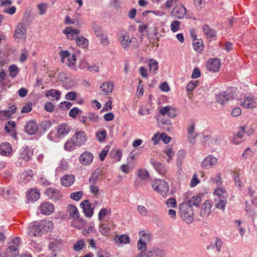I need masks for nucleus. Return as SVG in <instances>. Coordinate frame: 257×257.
<instances>
[{"label":"nucleus","instance_id":"obj_49","mask_svg":"<svg viewBox=\"0 0 257 257\" xmlns=\"http://www.w3.org/2000/svg\"><path fill=\"white\" fill-rule=\"evenodd\" d=\"M149 70L153 72L154 73H156V71L158 69L159 66L158 62L152 59L149 61Z\"/></svg>","mask_w":257,"mask_h":257},{"label":"nucleus","instance_id":"obj_3","mask_svg":"<svg viewBox=\"0 0 257 257\" xmlns=\"http://www.w3.org/2000/svg\"><path fill=\"white\" fill-rule=\"evenodd\" d=\"M152 187L155 191L160 193L164 197H166L169 190L168 184L160 179L155 180L152 183Z\"/></svg>","mask_w":257,"mask_h":257},{"label":"nucleus","instance_id":"obj_16","mask_svg":"<svg viewBox=\"0 0 257 257\" xmlns=\"http://www.w3.org/2000/svg\"><path fill=\"white\" fill-rule=\"evenodd\" d=\"M113 88V83L111 81L103 83L100 86V94L101 95H109Z\"/></svg>","mask_w":257,"mask_h":257},{"label":"nucleus","instance_id":"obj_1","mask_svg":"<svg viewBox=\"0 0 257 257\" xmlns=\"http://www.w3.org/2000/svg\"><path fill=\"white\" fill-rule=\"evenodd\" d=\"M180 216L187 223H191L194 219V214L192 208L186 203H182L179 205Z\"/></svg>","mask_w":257,"mask_h":257},{"label":"nucleus","instance_id":"obj_35","mask_svg":"<svg viewBox=\"0 0 257 257\" xmlns=\"http://www.w3.org/2000/svg\"><path fill=\"white\" fill-rule=\"evenodd\" d=\"M61 93V92L58 90L50 89L46 92V96L51 97L53 100H58L60 99Z\"/></svg>","mask_w":257,"mask_h":257},{"label":"nucleus","instance_id":"obj_40","mask_svg":"<svg viewBox=\"0 0 257 257\" xmlns=\"http://www.w3.org/2000/svg\"><path fill=\"white\" fill-rule=\"evenodd\" d=\"M76 45L81 48H86L88 46V40L85 38L80 36L76 39Z\"/></svg>","mask_w":257,"mask_h":257},{"label":"nucleus","instance_id":"obj_39","mask_svg":"<svg viewBox=\"0 0 257 257\" xmlns=\"http://www.w3.org/2000/svg\"><path fill=\"white\" fill-rule=\"evenodd\" d=\"M19 254V250L9 246L5 250L4 254L5 257H16Z\"/></svg>","mask_w":257,"mask_h":257},{"label":"nucleus","instance_id":"obj_4","mask_svg":"<svg viewBox=\"0 0 257 257\" xmlns=\"http://www.w3.org/2000/svg\"><path fill=\"white\" fill-rule=\"evenodd\" d=\"M61 60L62 63L71 67L76 63V57L74 54H70L68 51H61L60 52Z\"/></svg>","mask_w":257,"mask_h":257},{"label":"nucleus","instance_id":"obj_19","mask_svg":"<svg viewBox=\"0 0 257 257\" xmlns=\"http://www.w3.org/2000/svg\"><path fill=\"white\" fill-rule=\"evenodd\" d=\"M80 205L86 216L90 217L92 216L93 214V209L91 207V204L88 200H85L81 202Z\"/></svg>","mask_w":257,"mask_h":257},{"label":"nucleus","instance_id":"obj_52","mask_svg":"<svg viewBox=\"0 0 257 257\" xmlns=\"http://www.w3.org/2000/svg\"><path fill=\"white\" fill-rule=\"evenodd\" d=\"M9 70L10 76L12 78H15L19 73V68L16 65H12L9 66Z\"/></svg>","mask_w":257,"mask_h":257},{"label":"nucleus","instance_id":"obj_2","mask_svg":"<svg viewBox=\"0 0 257 257\" xmlns=\"http://www.w3.org/2000/svg\"><path fill=\"white\" fill-rule=\"evenodd\" d=\"M119 41L122 47L124 50H128L130 48L132 49L136 48L139 45L138 40L135 38H130L129 35H122L120 37Z\"/></svg>","mask_w":257,"mask_h":257},{"label":"nucleus","instance_id":"obj_62","mask_svg":"<svg viewBox=\"0 0 257 257\" xmlns=\"http://www.w3.org/2000/svg\"><path fill=\"white\" fill-rule=\"evenodd\" d=\"M83 195V192L79 191L76 192H73L70 194V198L75 201L79 200Z\"/></svg>","mask_w":257,"mask_h":257},{"label":"nucleus","instance_id":"obj_51","mask_svg":"<svg viewBox=\"0 0 257 257\" xmlns=\"http://www.w3.org/2000/svg\"><path fill=\"white\" fill-rule=\"evenodd\" d=\"M84 245V241L83 239H79L73 245V249L75 251H80L83 249Z\"/></svg>","mask_w":257,"mask_h":257},{"label":"nucleus","instance_id":"obj_64","mask_svg":"<svg viewBox=\"0 0 257 257\" xmlns=\"http://www.w3.org/2000/svg\"><path fill=\"white\" fill-rule=\"evenodd\" d=\"M32 103L31 102L27 103L22 108L21 113H28L32 110Z\"/></svg>","mask_w":257,"mask_h":257},{"label":"nucleus","instance_id":"obj_20","mask_svg":"<svg viewBox=\"0 0 257 257\" xmlns=\"http://www.w3.org/2000/svg\"><path fill=\"white\" fill-rule=\"evenodd\" d=\"M33 176V172L32 170L25 171L20 175V183L22 184H26L32 179Z\"/></svg>","mask_w":257,"mask_h":257},{"label":"nucleus","instance_id":"obj_22","mask_svg":"<svg viewBox=\"0 0 257 257\" xmlns=\"http://www.w3.org/2000/svg\"><path fill=\"white\" fill-rule=\"evenodd\" d=\"M151 163L156 171L161 175H164L167 172L166 167L161 162L156 161L155 159H152Z\"/></svg>","mask_w":257,"mask_h":257},{"label":"nucleus","instance_id":"obj_34","mask_svg":"<svg viewBox=\"0 0 257 257\" xmlns=\"http://www.w3.org/2000/svg\"><path fill=\"white\" fill-rule=\"evenodd\" d=\"M101 173V170L99 168H97L91 175L89 179L90 184H95L99 180V176Z\"/></svg>","mask_w":257,"mask_h":257},{"label":"nucleus","instance_id":"obj_59","mask_svg":"<svg viewBox=\"0 0 257 257\" xmlns=\"http://www.w3.org/2000/svg\"><path fill=\"white\" fill-rule=\"evenodd\" d=\"M198 81H192L188 83L186 86V91L187 92H191L196 87L198 86Z\"/></svg>","mask_w":257,"mask_h":257},{"label":"nucleus","instance_id":"obj_48","mask_svg":"<svg viewBox=\"0 0 257 257\" xmlns=\"http://www.w3.org/2000/svg\"><path fill=\"white\" fill-rule=\"evenodd\" d=\"M140 236L139 239H142V242L148 243L150 240V234L146 232L144 230H141L139 233Z\"/></svg>","mask_w":257,"mask_h":257},{"label":"nucleus","instance_id":"obj_43","mask_svg":"<svg viewBox=\"0 0 257 257\" xmlns=\"http://www.w3.org/2000/svg\"><path fill=\"white\" fill-rule=\"evenodd\" d=\"M21 244V239L19 237L14 238L9 243V246L14 249L19 250V247Z\"/></svg>","mask_w":257,"mask_h":257},{"label":"nucleus","instance_id":"obj_45","mask_svg":"<svg viewBox=\"0 0 257 257\" xmlns=\"http://www.w3.org/2000/svg\"><path fill=\"white\" fill-rule=\"evenodd\" d=\"M77 145H75V142L72 141L71 138L70 140L67 141L64 145V149L67 151H72L74 150Z\"/></svg>","mask_w":257,"mask_h":257},{"label":"nucleus","instance_id":"obj_36","mask_svg":"<svg viewBox=\"0 0 257 257\" xmlns=\"http://www.w3.org/2000/svg\"><path fill=\"white\" fill-rule=\"evenodd\" d=\"M67 210L70 216L73 219H77L79 217V213L77 207L73 205H69L67 207Z\"/></svg>","mask_w":257,"mask_h":257},{"label":"nucleus","instance_id":"obj_11","mask_svg":"<svg viewBox=\"0 0 257 257\" xmlns=\"http://www.w3.org/2000/svg\"><path fill=\"white\" fill-rule=\"evenodd\" d=\"M39 126L35 120H30L26 122L25 125V132L30 135L35 134L38 131Z\"/></svg>","mask_w":257,"mask_h":257},{"label":"nucleus","instance_id":"obj_31","mask_svg":"<svg viewBox=\"0 0 257 257\" xmlns=\"http://www.w3.org/2000/svg\"><path fill=\"white\" fill-rule=\"evenodd\" d=\"M27 196L29 200L35 201L40 198V194L37 189H32L27 192Z\"/></svg>","mask_w":257,"mask_h":257},{"label":"nucleus","instance_id":"obj_23","mask_svg":"<svg viewBox=\"0 0 257 257\" xmlns=\"http://www.w3.org/2000/svg\"><path fill=\"white\" fill-rule=\"evenodd\" d=\"M28 233L30 236L39 237L41 236L42 232L39 224L30 226L28 230Z\"/></svg>","mask_w":257,"mask_h":257},{"label":"nucleus","instance_id":"obj_28","mask_svg":"<svg viewBox=\"0 0 257 257\" xmlns=\"http://www.w3.org/2000/svg\"><path fill=\"white\" fill-rule=\"evenodd\" d=\"M214 242H212L211 244L207 246V249H214L216 248L217 252H219L221 248L223 246L222 240L218 237H215Z\"/></svg>","mask_w":257,"mask_h":257},{"label":"nucleus","instance_id":"obj_17","mask_svg":"<svg viewBox=\"0 0 257 257\" xmlns=\"http://www.w3.org/2000/svg\"><path fill=\"white\" fill-rule=\"evenodd\" d=\"M63 33L66 35L68 39L73 40L77 39L80 31L78 29L68 27L63 30Z\"/></svg>","mask_w":257,"mask_h":257},{"label":"nucleus","instance_id":"obj_30","mask_svg":"<svg viewBox=\"0 0 257 257\" xmlns=\"http://www.w3.org/2000/svg\"><path fill=\"white\" fill-rule=\"evenodd\" d=\"M75 178L73 175H66L61 179V184L65 187L70 186L74 181Z\"/></svg>","mask_w":257,"mask_h":257},{"label":"nucleus","instance_id":"obj_26","mask_svg":"<svg viewBox=\"0 0 257 257\" xmlns=\"http://www.w3.org/2000/svg\"><path fill=\"white\" fill-rule=\"evenodd\" d=\"M33 151L29 148H25L21 150L19 158L24 161H28L33 156Z\"/></svg>","mask_w":257,"mask_h":257},{"label":"nucleus","instance_id":"obj_56","mask_svg":"<svg viewBox=\"0 0 257 257\" xmlns=\"http://www.w3.org/2000/svg\"><path fill=\"white\" fill-rule=\"evenodd\" d=\"M111 213V210L110 209L107 208H102L101 209L98 213V219L99 220H102V219L108 214H110Z\"/></svg>","mask_w":257,"mask_h":257},{"label":"nucleus","instance_id":"obj_46","mask_svg":"<svg viewBox=\"0 0 257 257\" xmlns=\"http://www.w3.org/2000/svg\"><path fill=\"white\" fill-rule=\"evenodd\" d=\"M13 193V190L10 188H0V196L5 198H8L10 195Z\"/></svg>","mask_w":257,"mask_h":257},{"label":"nucleus","instance_id":"obj_8","mask_svg":"<svg viewBox=\"0 0 257 257\" xmlns=\"http://www.w3.org/2000/svg\"><path fill=\"white\" fill-rule=\"evenodd\" d=\"M72 141L75 142V145L79 147L84 145L87 140L86 134L83 131L76 132L72 137Z\"/></svg>","mask_w":257,"mask_h":257},{"label":"nucleus","instance_id":"obj_60","mask_svg":"<svg viewBox=\"0 0 257 257\" xmlns=\"http://www.w3.org/2000/svg\"><path fill=\"white\" fill-rule=\"evenodd\" d=\"M185 152L183 150H180L177 154V165L181 166L183 159L185 156Z\"/></svg>","mask_w":257,"mask_h":257},{"label":"nucleus","instance_id":"obj_5","mask_svg":"<svg viewBox=\"0 0 257 257\" xmlns=\"http://www.w3.org/2000/svg\"><path fill=\"white\" fill-rule=\"evenodd\" d=\"M235 96V93L231 90H227L217 94L216 98L218 103L221 104H224L228 101L233 100Z\"/></svg>","mask_w":257,"mask_h":257},{"label":"nucleus","instance_id":"obj_10","mask_svg":"<svg viewBox=\"0 0 257 257\" xmlns=\"http://www.w3.org/2000/svg\"><path fill=\"white\" fill-rule=\"evenodd\" d=\"M218 159L212 155H208L201 162V166L205 169H209L215 166L217 163Z\"/></svg>","mask_w":257,"mask_h":257},{"label":"nucleus","instance_id":"obj_9","mask_svg":"<svg viewBox=\"0 0 257 257\" xmlns=\"http://www.w3.org/2000/svg\"><path fill=\"white\" fill-rule=\"evenodd\" d=\"M41 214L49 215L52 214L55 210L54 205L48 201L42 203L39 206Z\"/></svg>","mask_w":257,"mask_h":257},{"label":"nucleus","instance_id":"obj_53","mask_svg":"<svg viewBox=\"0 0 257 257\" xmlns=\"http://www.w3.org/2000/svg\"><path fill=\"white\" fill-rule=\"evenodd\" d=\"M110 230L109 226L105 223H101L99 225V231L104 235H107Z\"/></svg>","mask_w":257,"mask_h":257},{"label":"nucleus","instance_id":"obj_50","mask_svg":"<svg viewBox=\"0 0 257 257\" xmlns=\"http://www.w3.org/2000/svg\"><path fill=\"white\" fill-rule=\"evenodd\" d=\"M92 29L97 38L104 33L101 27L95 23L92 24Z\"/></svg>","mask_w":257,"mask_h":257},{"label":"nucleus","instance_id":"obj_14","mask_svg":"<svg viewBox=\"0 0 257 257\" xmlns=\"http://www.w3.org/2000/svg\"><path fill=\"white\" fill-rule=\"evenodd\" d=\"M245 126H242L239 128V131L233 137V143L238 145L245 140Z\"/></svg>","mask_w":257,"mask_h":257},{"label":"nucleus","instance_id":"obj_37","mask_svg":"<svg viewBox=\"0 0 257 257\" xmlns=\"http://www.w3.org/2000/svg\"><path fill=\"white\" fill-rule=\"evenodd\" d=\"M114 240L116 243H128L130 241V237L127 235H116L114 236Z\"/></svg>","mask_w":257,"mask_h":257},{"label":"nucleus","instance_id":"obj_12","mask_svg":"<svg viewBox=\"0 0 257 257\" xmlns=\"http://www.w3.org/2000/svg\"><path fill=\"white\" fill-rule=\"evenodd\" d=\"M187 10L185 6L181 4L174 7L172 10L171 14L172 15L179 19H182L186 15Z\"/></svg>","mask_w":257,"mask_h":257},{"label":"nucleus","instance_id":"obj_63","mask_svg":"<svg viewBox=\"0 0 257 257\" xmlns=\"http://www.w3.org/2000/svg\"><path fill=\"white\" fill-rule=\"evenodd\" d=\"M52 123L49 120L44 121L40 124V128L44 131H46L50 128Z\"/></svg>","mask_w":257,"mask_h":257},{"label":"nucleus","instance_id":"obj_32","mask_svg":"<svg viewBox=\"0 0 257 257\" xmlns=\"http://www.w3.org/2000/svg\"><path fill=\"white\" fill-rule=\"evenodd\" d=\"M203 31L207 39L212 40L216 38V32L208 25L203 26Z\"/></svg>","mask_w":257,"mask_h":257},{"label":"nucleus","instance_id":"obj_41","mask_svg":"<svg viewBox=\"0 0 257 257\" xmlns=\"http://www.w3.org/2000/svg\"><path fill=\"white\" fill-rule=\"evenodd\" d=\"M215 207L217 209L224 210L226 204L227 203L226 199L222 197V199H215Z\"/></svg>","mask_w":257,"mask_h":257},{"label":"nucleus","instance_id":"obj_58","mask_svg":"<svg viewBox=\"0 0 257 257\" xmlns=\"http://www.w3.org/2000/svg\"><path fill=\"white\" fill-rule=\"evenodd\" d=\"M96 136L98 141L102 143L105 139L106 136V131L103 130L96 133Z\"/></svg>","mask_w":257,"mask_h":257},{"label":"nucleus","instance_id":"obj_42","mask_svg":"<svg viewBox=\"0 0 257 257\" xmlns=\"http://www.w3.org/2000/svg\"><path fill=\"white\" fill-rule=\"evenodd\" d=\"M17 110V107L16 105H12L11 107H9L8 109L4 110L1 111V113L3 115L5 116H7L10 117L12 114L16 113Z\"/></svg>","mask_w":257,"mask_h":257},{"label":"nucleus","instance_id":"obj_38","mask_svg":"<svg viewBox=\"0 0 257 257\" xmlns=\"http://www.w3.org/2000/svg\"><path fill=\"white\" fill-rule=\"evenodd\" d=\"M193 46L195 51L198 52H201L204 48L203 41L201 39H194L193 40Z\"/></svg>","mask_w":257,"mask_h":257},{"label":"nucleus","instance_id":"obj_27","mask_svg":"<svg viewBox=\"0 0 257 257\" xmlns=\"http://www.w3.org/2000/svg\"><path fill=\"white\" fill-rule=\"evenodd\" d=\"M160 113L163 115L167 114L170 117H174L176 115L175 109L170 106L161 108L160 110Z\"/></svg>","mask_w":257,"mask_h":257},{"label":"nucleus","instance_id":"obj_24","mask_svg":"<svg viewBox=\"0 0 257 257\" xmlns=\"http://www.w3.org/2000/svg\"><path fill=\"white\" fill-rule=\"evenodd\" d=\"M13 151L12 146L8 143H4L0 145V154L5 156H9Z\"/></svg>","mask_w":257,"mask_h":257},{"label":"nucleus","instance_id":"obj_7","mask_svg":"<svg viewBox=\"0 0 257 257\" xmlns=\"http://www.w3.org/2000/svg\"><path fill=\"white\" fill-rule=\"evenodd\" d=\"M239 104L245 108L252 109L256 106V102L254 97L250 96H244L239 99Z\"/></svg>","mask_w":257,"mask_h":257},{"label":"nucleus","instance_id":"obj_21","mask_svg":"<svg viewBox=\"0 0 257 257\" xmlns=\"http://www.w3.org/2000/svg\"><path fill=\"white\" fill-rule=\"evenodd\" d=\"M46 195L50 199L57 200L61 198V194L58 190L49 188L46 190Z\"/></svg>","mask_w":257,"mask_h":257},{"label":"nucleus","instance_id":"obj_44","mask_svg":"<svg viewBox=\"0 0 257 257\" xmlns=\"http://www.w3.org/2000/svg\"><path fill=\"white\" fill-rule=\"evenodd\" d=\"M195 129V124L194 123H192L191 125L188 128V132L189 134L188 138L190 142L192 143L194 141L195 139L196 138L197 135L195 134H193L194 131Z\"/></svg>","mask_w":257,"mask_h":257},{"label":"nucleus","instance_id":"obj_54","mask_svg":"<svg viewBox=\"0 0 257 257\" xmlns=\"http://www.w3.org/2000/svg\"><path fill=\"white\" fill-rule=\"evenodd\" d=\"M152 257H164V251L158 248H154L151 250Z\"/></svg>","mask_w":257,"mask_h":257},{"label":"nucleus","instance_id":"obj_29","mask_svg":"<svg viewBox=\"0 0 257 257\" xmlns=\"http://www.w3.org/2000/svg\"><path fill=\"white\" fill-rule=\"evenodd\" d=\"M39 224L42 232H48L49 230L52 229L54 227L52 221L48 220H43Z\"/></svg>","mask_w":257,"mask_h":257},{"label":"nucleus","instance_id":"obj_18","mask_svg":"<svg viewBox=\"0 0 257 257\" xmlns=\"http://www.w3.org/2000/svg\"><path fill=\"white\" fill-rule=\"evenodd\" d=\"M206 67L210 71L213 72L218 71L220 67V62L217 58L210 59L207 62Z\"/></svg>","mask_w":257,"mask_h":257},{"label":"nucleus","instance_id":"obj_61","mask_svg":"<svg viewBox=\"0 0 257 257\" xmlns=\"http://www.w3.org/2000/svg\"><path fill=\"white\" fill-rule=\"evenodd\" d=\"M180 22L178 21H173L171 24V30L173 32L178 31L180 29Z\"/></svg>","mask_w":257,"mask_h":257},{"label":"nucleus","instance_id":"obj_47","mask_svg":"<svg viewBox=\"0 0 257 257\" xmlns=\"http://www.w3.org/2000/svg\"><path fill=\"white\" fill-rule=\"evenodd\" d=\"M214 193L216 196L215 199H222V197L226 199L227 193L225 190L221 188H217L215 190Z\"/></svg>","mask_w":257,"mask_h":257},{"label":"nucleus","instance_id":"obj_25","mask_svg":"<svg viewBox=\"0 0 257 257\" xmlns=\"http://www.w3.org/2000/svg\"><path fill=\"white\" fill-rule=\"evenodd\" d=\"M211 204L209 200H206L203 203L200 212V216L207 217L211 212Z\"/></svg>","mask_w":257,"mask_h":257},{"label":"nucleus","instance_id":"obj_57","mask_svg":"<svg viewBox=\"0 0 257 257\" xmlns=\"http://www.w3.org/2000/svg\"><path fill=\"white\" fill-rule=\"evenodd\" d=\"M48 6L46 4L40 3L37 5V9L39 10V14L40 15H44L47 11Z\"/></svg>","mask_w":257,"mask_h":257},{"label":"nucleus","instance_id":"obj_6","mask_svg":"<svg viewBox=\"0 0 257 257\" xmlns=\"http://www.w3.org/2000/svg\"><path fill=\"white\" fill-rule=\"evenodd\" d=\"M27 37V28L26 25L23 23H19L17 24L14 38L15 39H25Z\"/></svg>","mask_w":257,"mask_h":257},{"label":"nucleus","instance_id":"obj_33","mask_svg":"<svg viewBox=\"0 0 257 257\" xmlns=\"http://www.w3.org/2000/svg\"><path fill=\"white\" fill-rule=\"evenodd\" d=\"M201 201V198L200 195H197L191 197L188 202H184L183 203H187V204L192 208V206L198 207Z\"/></svg>","mask_w":257,"mask_h":257},{"label":"nucleus","instance_id":"obj_15","mask_svg":"<svg viewBox=\"0 0 257 257\" xmlns=\"http://www.w3.org/2000/svg\"><path fill=\"white\" fill-rule=\"evenodd\" d=\"M70 130L71 128L68 124H59L57 127L56 136L59 138H63L69 133Z\"/></svg>","mask_w":257,"mask_h":257},{"label":"nucleus","instance_id":"obj_55","mask_svg":"<svg viewBox=\"0 0 257 257\" xmlns=\"http://www.w3.org/2000/svg\"><path fill=\"white\" fill-rule=\"evenodd\" d=\"M138 176L142 180H145L149 177V172L145 169H139L138 170Z\"/></svg>","mask_w":257,"mask_h":257},{"label":"nucleus","instance_id":"obj_13","mask_svg":"<svg viewBox=\"0 0 257 257\" xmlns=\"http://www.w3.org/2000/svg\"><path fill=\"white\" fill-rule=\"evenodd\" d=\"M93 160L92 154L88 151H85L82 153L79 159L80 163L84 166H88L92 163Z\"/></svg>","mask_w":257,"mask_h":257}]
</instances>
